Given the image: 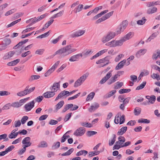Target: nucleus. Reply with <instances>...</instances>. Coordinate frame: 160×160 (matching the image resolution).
Segmentation results:
<instances>
[{"instance_id":"f257e3e1","label":"nucleus","mask_w":160,"mask_h":160,"mask_svg":"<svg viewBox=\"0 0 160 160\" xmlns=\"http://www.w3.org/2000/svg\"><path fill=\"white\" fill-rule=\"evenodd\" d=\"M72 48V46L71 45H67L57 51L55 52L54 55H59L61 58H63L76 51V49Z\"/></svg>"},{"instance_id":"f03ea898","label":"nucleus","mask_w":160,"mask_h":160,"mask_svg":"<svg viewBox=\"0 0 160 160\" xmlns=\"http://www.w3.org/2000/svg\"><path fill=\"white\" fill-rule=\"evenodd\" d=\"M125 40L122 38L121 39L118 40H112L110 42L106 43V46H108L110 47H115L117 46H122Z\"/></svg>"},{"instance_id":"7ed1b4c3","label":"nucleus","mask_w":160,"mask_h":160,"mask_svg":"<svg viewBox=\"0 0 160 160\" xmlns=\"http://www.w3.org/2000/svg\"><path fill=\"white\" fill-rule=\"evenodd\" d=\"M35 89V87L30 88L29 86H27L23 91H20L17 93V95L19 97H22L27 94H29L33 92Z\"/></svg>"},{"instance_id":"20e7f679","label":"nucleus","mask_w":160,"mask_h":160,"mask_svg":"<svg viewBox=\"0 0 160 160\" xmlns=\"http://www.w3.org/2000/svg\"><path fill=\"white\" fill-rule=\"evenodd\" d=\"M116 35H117L116 33L110 32L107 33V35L104 36L102 38V41L103 43H106L114 38Z\"/></svg>"},{"instance_id":"39448f33","label":"nucleus","mask_w":160,"mask_h":160,"mask_svg":"<svg viewBox=\"0 0 160 160\" xmlns=\"http://www.w3.org/2000/svg\"><path fill=\"white\" fill-rule=\"evenodd\" d=\"M89 75V73L87 72L79 78L74 83V86L77 87L81 85L85 81Z\"/></svg>"},{"instance_id":"423d86ee","label":"nucleus","mask_w":160,"mask_h":160,"mask_svg":"<svg viewBox=\"0 0 160 160\" xmlns=\"http://www.w3.org/2000/svg\"><path fill=\"white\" fill-rule=\"evenodd\" d=\"M128 22L127 20L123 21L118 26L117 29L116 34L117 35L120 34L122 32L124 31L127 27Z\"/></svg>"},{"instance_id":"0eeeda50","label":"nucleus","mask_w":160,"mask_h":160,"mask_svg":"<svg viewBox=\"0 0 160 160\" xmlns=\"http://www.w3.org/2000/svg\"><path fill=\"white\" fill-rule=\"evenodd\" d=\"M85 32L86 31L85 30H79L71 33L70 34V36L72 38L80 37L84 34Z\"/></svg>"},{"instance_id":"6e6552de","label":"nucleus","mask_w":160,"mask_h":160,"mask_svg":"<svg viewBox=\"0 0 160 160\" xmlns=\"http://www.w3.org/2000/svg\"><path fill=\"white\" fill-rule=\"evenodd\" d=\"M35 102L33 100L26 104L24 106V108L26 112L31 111L34 107Z\"/></svg>"},{"instance_id":"1a4fd4ad","label":"nucleus","mask_w":160,"mask_h":160,"mask_svg":"<svg viewBox=\"0 0 160 160\" xmlns=\"http://www.w3.org/2000/svg\"><path fill=\"white\" fill-rule=\"evenodd\" d=\"M85 132V130L84 128L80 127L74 132L73 134L77 137L81 136L84 134Z\"/></svg>"},{"instance_id":"9d476101","label":"nucleus","mask_w":160,"mask_h":160,"mask_svg":"<svg viewBox=\"0 0 160 160\" xmlns=\"http://www.w3.org/2000/svg\"><path fill=\"white\" fill-rule=\"evenodd\" d=\"M112 71H109L106 75L100 81L99 83L103 84L106 82L112 76Z\"/></svg>"},{"instance_id":"9b49d317","label":"nucleus","mask_w":160,"mask_h":160,"mask_svg":"<svg viewBox=\"0 0 160 160\" xmlns=\"http://www.w3.org/2000/svg\"><path fill=\"white\" fill-rule=\"evenodd\" d=\"M69 93V92L67 91L64 90L62 92H61L58 96L56 98L55 100V101L58 100L60 98H61L63 97L66 96V97H68L69 96L68 93Z\"/></svg>"},{"instance_id":"f8f14e48","label":"nucleus","mask_w":160,"mask_h":160,"mask_svg":"<svg viewBox=\"0 0 160 160\" xmlns=\"http://www.w3.org/2000/svg\"><path fill=\"white\" fill-rule=\"evenodd\" d=\"M60 81H59L58 82H55L53 83V85L50 88V89H51V88H52V92H54V93H55V92H57L58 90L59 89L60 87Z\"/></svg>"},{"instance_id":"ddd939ff","label":"nucleus","mask_w":160,"mask_h":160,"mask_svg":"<svg viewBox=\"0 0 160 160\" xmlns=\"http://www.w3.org/2000/svg\"><path fill=\"white\" fill-rule=\"evenodd\" d=\"M30 140L31 138L29 137H26L22 140V143L24 144L23 146H27V147H28L31 145Z\"/></svg>"},{"instance_id":"4468645a","label":"nucleus","mask_w":160,"mask_h":160,"mask_svg":"<svg viewBox=\"0 0 160 160\" xmlns=\"http://www.w3.org/2000/svg\"><path fill=\"white\" fill-rule=\"evenodd\" d=\"M82 55L81 53L75 55H74L70 57L69 59L70 62H75L77 61L79 59L80 57H82Z\"/></svg>"},{"instance_id":"2eb2a0df","label":"nucleus","mask_w":160,"mask_h":160,"mask_svg":"<svg viewBox=\"0 0 160 160\" xmlns=\"http://www.w3.org/2000/svg\"><path fill=\"white\" fill-rule=\"evenodd\" d=\"M55 94L54 92H52V91H47L44 93L42 95L45 98H48L53 97Z\"/></svg>"},{"instance_id":"dca6fc26","label":"nucleus","mask_w":160,"mask_h":160,"mask_svg":"<svg viewBox=\"0 0 160 160\" xmlns=\"http://www.w3.org/2000/svg\"><path fill=\"white\" fill-rule=\"evenodd\" d=\"M99 107V105L98 103L94 102L88 110L89 112H92L97 109Z\"/></svg>"},{"instance_id":"f3484780","label":"nucleus","mask_w":160,"mask_h":160,"mask_svg":"<svg viewBox=\"0 0 160 160\" xmlns=\"http://www.w3.org/2000/svg\"><path fill=\"white\" fill-rule=\"evenodd\" d=\"M60 62V61H58L56 62L55 64L52 66V67L49 69L47 72H48L49 74H51L52 72L57 67Z\"/></svg>"},{"instance_id":"a211bd4d","label":"nucleus","mask_w":160,"mask_h":160,"mask_svg":"<svg viewBox=\"0 0 160 160\" xmlns=\"http://www.w3.org/2000/svg\"><path fill=\"white\" fill-rule=\"evenodd\" d=\"M64 104V102L63 101H61L59 102L58 104L55 106V109L54 110L53 112H57L58 110L60 109Z\"/></svg>"},{"instance_id":"6ab92c4d","label":"nucleus","mask_w":160,"mask_h":160,"mask_svg":"<svg viewBox=\"0 0 160 160\" xmlns=\"http://www.w3.org/2000/svg\"><path fill=\"white\" fill-rule=\"evenodd\" d=\"M126 62V60L125 59L123 60L122 61L120 62L116 67L115 68V69L118 70L122 68L125 64Z\"/></svg>"},{"instance_id":"aec40b11","label":"nucleus","mask_w":160,"mask_h":160,"mask_svg":"<svg viewBox=\"0 0 160 160\" xmlns=\"http://www.w3.org/2000/svg\"><path fill=\"white\" fill-rule=\"evenodd\" d=\"M147 51V50L146 49H141L138 51L136 54V56L138 58L140 57L144 54Z\"/></svg>"},{"instance_id":"412c9836","label":"nucleus","mask_w":160,"mask_h":160,"mask_svg":"<svg viewBox=\"0 0 160 160\" xmlns=\"http://www.w3.org/2000/svg\"><path fill=\"white\" fill-rule=\"evenodd\" d=\"M119 77V75L118 74H115L108 81V84L110 85L115 82L117 80V79Z\"/></svg>"},{"instance_id":"4be33fe9","label":"nucleus","mask_w":160,"mask_h":160,"mask_svg":"<svg viewBox=\"0 0 160 160\" xmlns=\"http://www.w3.org/2000/svg\"><path fill=\"white\" fill-rule=\"evenodd\" d=\"M158 58H160V50H158L154 52L152 56V59L154 60H156Z\"/></svg>"},{"instance_id":"5701e85b","label":"nucleus","mask_w":160,"mask_h":160,"mask_svg":"<svg viewBox=\"0 0 160 160\" xmlns=\"http://www.w3.org/2000/svg\"><path fill=\"white\" fill-rule=\"evenodd\" d=\"M157 8L155 7H153L148 8L147 10V13L148 14H152L157 11Z\"/></svg>"},{"instance_id":"b1692460","label":"nucleus","mask_w":160,"mask_h":160,"mask_svg":"<svg viewBox=\"0 0 160 160\" xmlns=\"http://www.w3.org/2000/svg\"><path fill=\"white\" fill-rule=\"evenodd\" d=\"M146 98L147 99H148V101L149 104L150 103L151 104L153 103L156 100V97L154 95H153L151 97L148 96H146Z\"/></svg>"},{"instance_id":"393cba45","label":"nucleus","mask_w":160,"mask_h":160,"mask_svg":"<svg viewBox=\"0 0 160 160\" xmlns=\"http://www.w3.org/2000/svg\"><path fill=\"white\" fill-rule=\"evenodd\" d=\"M127 129V127L126 126L123 127L119 130L118 132V135H122L124 133Z\"/></svg>"},{"instance_id":"a878e982","label":"nucleus","mask_w":160,"mask_h":160,"mask_svg":"<svg viewBox=\"0 0 160 160\" xmlns=\"http://www.w3.org/2000/svg\"><path fill=\"white\" fill-rule=\"evenodd\" d=\"M133 35V32H130L128 33L124 37L122 38L125 41L128 40L131 38Z\"/></svg>"},{"instance_id":"bb28decb","label":"nucleus","mask_w":160,"mask_h":160,"mask_svg":"<svg viewBox=\"0 0 160 160\" xmlns=\"http://www.w3.org/2000/svg\"><path fill=\"white\" fill-rule=\"evenodd\" d=\"M121 115V113H118L116 116L114 120V122L115 124H118L120 122V118Z\"/></svg>"},{"instance_id":"cd10ccee","label":"nucleus","mask_w":160,"mask_h":160,"mask_svg":"<svg viewBox=\"0 0 160 160\" xmlns=\"http://www.w3.org/2000/svg\"><path fill=\"white\" fill-rule=\"evenodd\" d=\"M159 32L158 31L153 33L148 39L146 41V42H150L152 39L156 37L157 36Z\"/></svg>"},{"instance_id":"c85d7f7f","label":"nucleus","mask_w":160,"mask_h":160,"mask_svg":"<svg viewBox=\"0 0 160 160\" xmlns=\"http://www.w3.org/2000/svg\"><path fill=\"white\" fill-rule=\"evenodd\" d=\"M15 54V52L14 51H10L8 53L7 55H6L3 57L4 59H8L12 57Z\"/></svg>"},{"instance_id":"c756f323","label":"nucleus","mask_w":160,"mask_h":160,"mask_svg":"<svg viewBox=\"0 0 160 160\" xmlns=\"http://www.w3.org/2000/svg\"><path fill=\"white\" fill-rule=\"evenodd\" d=\"M48 146V145L47 142L46 141H43L40 142L38 146V147L39 148H44L47 147Z\"/></svg>"},{"instance_id":"7c9ffc66","label":"nucleus","mask_w":160,"mask_h":160,"mask_svg":"<svg viewBox=\"0 0 160 160\" xmlns=\"http://www.w3.org/2000/svg\"><path fill=\"white\" fill-rule=\"evenodd\" d=\"M113 138L111 140H109V145L110 146H112L115 142L116 138V135L115 134H113L112 135Z\"/></svg>"},{"instance_id":"2f4dec72","label":"nucleus","mask_w":160,"mask_h":160,"mask_svg":"<svg viewBox=\"0 0 160 160\" xmlns=\"http://www.w3.org/2000/svg\"><path fill=\"white\" fill-rule=\"evenodd\" d=\"M31 22V24H32L34 23H35L37 22H38L37 18L35 17L33 18H32L27 20L26 21V23H29L30 22Z\"/></svg>"},{"instance_id":"473e14b6","label":"nucleus","mask_w":160,"mask_h":160,"mask_svg":"<svg viewBox=\"0 0 160 160\" xmlns=\"http://www.w3.org/2000/svg\"><path fill=\"white\" fill-rule=\"evenodd\" d=\"M40 78V76L38 75H32L29 79L28 81L29 82H31L34 80H37L39 79Z\"/></svg>"},{"instance_id":"72a5a7b5","label":"nucleus","mask_w":160,"mask_h":160,"mask_svg":"<svg viewBox=\"0 0 160 160\" xmlns=\"http://www.w3.org/2000/svg\"><path fill=\"white\" fill-rule=\"evenodd\" d=\"M83 5L82 4H79L74 9V12L75 13L79 12L82 11L83 8Z\"/></svg>"},{"instance_id":"f704fd0d","label":"nucleus","mask_w":160,"mask_h":160,"mask_svg":"<svg viewBox=\"0 0 160 160\" xmlns=\"http://www.w3.org/2000/svg\"><path fill=\"white\" fill-rule=\"evenodd\" d=\"M88 153V152L87 151L82 150L77 152L76 154V155L77 156H79L84 155V156H85Z\"/></svg>"},{"instance_id":"c9c22d12","label":"nucleus","mask_w":160,"mask_h":160,"mask_svg":"<svg viewBox=\"0 0 160 160\" xmlns=\"http://www.w3.org/2000/svg\"><path fill=\"white\" fill-rule=\"evenodd\" d=\"M74 149L73 148H71L67 152L61 154L62 156H68L70 155L73 152Z\"/></svg>"},{"instance_id":"e433bc0d","label":"nucleus","mask_w":160,"mask_h":160,"mask_svg":"<svg viewBox=\"0 0 160 160\" xmlns=\"http://www.w3.org/2000/svg\"><path fill=\"white\" fill-rule=\"evenodd\" d=\"M80 124L82 126L84 127L88 128H91L92 127V125L91 123L88 122H82L80 123Z\"/></svg>"},{"instance_id":"4c0bfd02","label":"nucleus","mask_w":160,"mask_h":160,"mask_svg":"<svg viewBox=\"0 0 160 160\" xmlns=\"http://www.w3.org/2000/svg\"><path fill=\"white\" fill-rule=\"evenodd\" d=\"M7 134L5 133L0 135V140L2 139H4V141H8L9 140V139L7 137Z\"/></svg>"},{"instance_id":"58836bf2","label":"nucleus","mask_w":160,"mask_h":160,"mask_svg":"<svg viewBox=\"0 0 160 160\" xmlns=\"http://www.w3.org/2000/svg\"><path fill=\"white\" fill-rule=\"evenodd\" d=\"M95 93L94 92H92L88 94L86 98V101H88L91 100L93 98L95 95Z\"/></svg>"},{"instance_id":"ea45409f","label":"nucleus","mask_w":160,"mask_h":160,"mask_svg":"<svg viewBox=\"0 0 160 160\" xmlns=\"http://www.w3.org/2000/svg\"><path fill=\"white\" fill-rule=\"evenodd\" d=\"M141 109L138 107L136 108L134 110V113L135 115L138 116L141 113Z\"/></svg>"},{"instance_id":"a19ab883","label":"nucleus","mask_w":160,"mask_h":160,"mask_svg":"<svg viewBox=\"0 0 160 160\" xmlns=\"http://www.w3.org/2000/svg\"><path fill=\"white\" fill-rule=\"evenodd\" d=\"M123 83L122 82H116V85L114 86V88L117 89L120 88L123 85Z\"/></svg>"},{"instance_id":"79ce46f5","label":"nucleus","mask_w":160,"mask_h":160,"mask_svg":"<svg viewBox=\"0 0 160 160\" xmlns=\"http://www.w3.org/2000/svg\"><path fill=\"white\" fill-rule=\"evenodd\" d=\"M60 142H57L53 143V145L52 146V149H55L59 148L60 146Z\"/></svg>"},{"instance_id":"37998d69","label":"nucleus","mask_w":160,"mask_h":160,"mask_svg":"<svg viewBox=\"0 0 160 160\" xmlns=\"http://www.w3.org/2000/svg\"><path fill=\"white\" fill-rule=\"evenodd\" d=\"M146 19L144 17H143L141 20H138L137 21V23L138 25H142L145 23Z\"/></svg>"},{"instance_id":"c03bdc74","label":"nucleus","mask_w":160,"mask_h":160,"mask_svg":"<svg viewBox=\"0 0 160 160\" xmlns=\"http://www.w3.org/2000/svg\"><path fill=\"white\" fill-rule=\"evenodd\" d=\"M150 122L149 120L146 119L141 118L138 120V123H148Z\"/></svg>"},{"instance_id":"a18cd8bd","label":"nucleus","mask_w":160,"mask_h":160,"mask_svg":"<svg viewBox=\"0 0 160 160\" xmlns=\"http://www.w3.org/2000/svg\"><path fill=\"white\" fill-rule=\"evenodd\" d=\"M21 19H19L16 20H15V21L12 22L11 23L8 25V26H7V28H8L11 27L14 25H15V24L17 23L18 22H20L21 21Z\"/></svg>"},{"instance_id":"49530a36","label":"nucleus","mask_w":160,"mask_h":160,"mask_svg":"<svg viewBox=\"0 0 160 160\" xmlns=\"http://www.w3.org/2000/svg\"><path fill=\"white\" fill-rule=\"evenodd\" d=\"M146 84V82L144 81L141 83L139 86H138L136 88V90H139L143 88Z\"/></svg>"},{"instance_id":"de8ad7c7","label":"nucleus","mask_w":160,"mask_h":160,"mask_svg":"<svg viewBox=\"0 0 160 160\" xmlns=\"http://www.w3.org/2000/svg\"><path fill=\"white\" fill-rule=\"evenodd\" d=\"M131 91V89H120L118 92L120 94H122L125 93L129 92Z\"/></svg>"},{"instance_id":"09e8293b","label":"nucleus","mask_w":160,"mask_h":160,"mask_svg":"<svg viewBox=\"0 0 160 160\" xmlns=\"http://www.w3.org/2000/svg\"><path fill=\"white\" fill-rule=\"evenodd\" d=\"M118 140L119 141L120 143V145H122V144L123 142H124L125 141L126 139L125 138L123 137L122 136H120L118 138Z\"/></svg>"},{"instance_id":"8fccbe9b","label":"nucleus","mask_w":160,"mask_h":160,"mask_svg":"<svg viewBox=\"0 0 160 160\" xmlns=\"http://www.w3.org/2000/svg\"><path fill=\"white\" fill-rule=\"evenodd\" d=\"M97 133V132L93 131H88L87 132L86 134L88 136L91 137L94 135L96 134Z\"/></svg>"},{"instance_id":"3c124183","label":"nucleus","mask_w":160,"mask_h":160,"mask_svg":"<svg viewBox=\"0 0 160 160\" xmlns=\"http://www.w3.org/2000/svg\"><path fill=\"white\" fill-rule=\"evenodd\" d=\"M28 119V117L27 116H25L22 117L21 120V123L22 124H24L27 121Z\"/></svg>"},{"instance_id":"603ef678","label":"nucleus","mask_w":160,"mask_h":160,"mask_svg":"<svg viewBox=\"0 0 160 160\" xmlns=\"http://www.w3.org/2000/svg\"><path fill=\"white\" fill-rule=\"evenodd\" d=\"M11 107H12L11 104L10 103H8L4 106L2 109V110H8L10 109Z\"/></svg>"},{"instance_id":"864d4df0","label":"nucleus","mask_w":160,"mask_h":160,"mask_svg":"<svg viewBox=\"0 0 160 160\" xmlns=\"http://www.w3.org/2000/svg\"><path fill=\"white\" fill-rule=\"evenodd\" d=\"M11 105V106L14 108H18L22 106V104H21L18 102H16L12 103Z\"/></svg>"},{"instance_id":"5fc2aeb1","label":"nucleus","mask_w":160,"mask_h":160,"mask_svg":"<svg viewBox=\"0 0 160 160\" xmlns=\"http://www.w3.org/2000/svg\"><path fill=\"white\" fill-rule=\"evenodd\" d=\"M54 20L51 19L48 21L44 25V27L45 28H48L53 22Z\"/></svg>"},{"instance_id":"6e6d98bb","label":"nucleus","mask_w":160,"mask_h":160,"mask_svg":"<svg viewBox=\"0 0 160 160\" xmlns=\"http://www.w3.org/2000/svg\"><path fill=\"white\" fill-rule=\"evenodd\" d=\"M16 11V10L15 9H12L8 12H7L5 14V16H8L10 14L13 13L15 12Z\"/></svg>"},{"instance_id":"4d7b16f0","label":"nucleus","mask_w":160,"mask_h":160,"mask_svg":"<svg viewBox=\"0 0 160 160\" xmlns=\"http://www.w3.org/2000/svg\"><path fill=\"white\" fill-rule=\"evenodd\" d=\"M27 146H23V148L20 150L18 152L19 154L21 155L23 154L26 150V148Z\"/></svg>"},{"instance_id":"13d9d810","label":"nucleus","mask_w":160,"mask_h":160,"mask_svg":"<svg viewBox=\"0 0 160 160\" xmlns=\"http://www.w3.org/2000/svg\"><path fill=\"white\" fill-rule=\"evenodd\" d=\"M152 77L153 78L156 79L157 80H160V77L158 73H153Z\"/></svg>"},{"instance_id":"bf43d9fd","label":"nucleus","mask_w":160,"mask_h":160,"mask_svg":"<svg viewBox=\"0 0 160 160\" xmlns=\"http://www.w3.org/2000/svg\"><path fill=\"white\" fill-rule=\"evenodd\" d=\"M21 122L19 120L15 121L14 122V126L13 127L15 128L19 127L21 125Z\"/></svg>"},{"instance_id":"052dcab7","label":"nucleus","mask_w":160,"mask_h":160,"mask_svg":"<svg viewBox=\"0 0 160 160\" xmlns=\"http://www.w3.org/2000/svg\"><path fill=\"white\" fill-rule=\"evenodd\" d=\"M4 45L6 46L9 45L11 42V39L9 38H5L4 39Z\"/></svg>"},{"instance_id":"680f3d73","label":"nucleus","mask_w":160,"mask_h":160,"mask_svg":"<svg viewBox=\"0 0 160 160\" xmlns=\"http://www.w3.org/2000/svg\"><path fill=\"white\" fill-rule=\"evenodd\" d=\"M49 31L44 33L43 34H42L39 36L37 38H41L47 37L49 35Z\"/></svg>"},{"instance_id":"e2e57ef3","label":"nucleus","mask_w":160,"mask_h":160,"mask_svg":"<svg viewBox=\"0 0 160 160\" xmlns=\"http://www.w3.org/2000/svg\"><path fill=\"white\" fill-rule=\"evenodd\" d=\"M62 36H59L58 38L55 39H54L51 41L52 43L53 44H56L59 40L61 38Z\"/></svg>"},{"instance_id":"0e129e2a","label":"nucleus","mask_w":160,"mask_h":160,"mask_svg":"<svg viewBox=\"0 0 160 160\" xmlns=\"http://www.w3.org/2000/svg\"><path fill=\"white\" fill-rule=\"evenodd\" d=\"M125 121V118L124 115L121 116L120 118V124H121L124 122Z\"/></svg>"},{"instance_id":"69168bd1","label":"nucleus","mask_w":160,"mask_h":160,"mask_svg":"<svg viewBox=\"0 0 160 160\" xmlns=\"http://www.w3.org/2000/svg\"><path fill=\"white\" fill-rule=\"evenodd\" d=\"M116 92V90H113L109 92L106 97L107 98H109L112 96Z\"/></svg>"},{"instance_id":"338daca9","label":"nucleus","mask_w":160,"mask_h":160,"mask_svg":"<svg viewBox=\"0 0 160 160\" xmlns=\"http://www.w3.org/2000/svg\"><path fill=\"white\" fill-rule=\"evenodd\" d=\"M72 113L70 112L68 114H67L65 118L64 119V121L66 122L70 118H71L72 115Z\"/></svg>"},{"instance_id":"774afa93","label":"nucleus","mask_w":160,"mask_h":160,"mask_svg":"<svg viewBox=\"0 0 160 160\" xmlns=\"http://www.w3.org/2000/svg\"><path fill=\"white\" fill-rule=\"evenodd\" d=\"M44 97L43 96H40L38 97L35 99V100L38 102H40L42 101Z\"/></svg>"}]
</instances>
